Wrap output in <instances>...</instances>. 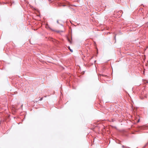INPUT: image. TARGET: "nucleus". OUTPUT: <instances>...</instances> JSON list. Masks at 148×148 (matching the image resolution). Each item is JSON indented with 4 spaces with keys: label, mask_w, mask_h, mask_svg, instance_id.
Wrapping results in <instances>:
<instances>
[{
    "label": "nucleus",
    "mask_w": 148,
    "mask_h": 148,
    "mask_svg": "<svg viewBox=\"0 0 148 148\" xmlns=\"http://www.w3.org/2000/svg\"><path fill=\"white\" fill-rule=\"evenodd\" d=\"M57 23L58 24L57 25L58 28L59 29V30H56V32L58 33H60L61 34V33L63 32H64V27L62 24H61L60 25V28H59V22L58 20L57 21Z\"/></svg>",
    "instance_id": "f257e3e1"
},
{
    "label": "nucleus",
    "mask_w": 148,
    "mask_h": 148,
    "mask_svg": "<svg viewBox=\"0 0 148 148\" xmlns=\"http://www.w3.org/2000/svg\"><path fill=\"white\" fill-rule=\"evenodd\" d=\"M69 49L70 51L71 52H73V51L70 48V47H69Z\"/></svg>",
    "instance_id": "f03ea898"
},
{
    "label": "nucleus",
    "mask_w": 148,
    "mask_h": 148,
    "mask_svg": "<svg viewBox=\"0 0 148 148\" xmlns=\"http://www.w3.org/2000/svg\"><path fill=\"white\" fill-rule=\"evenodd\" d=\"M42 99H43V98H41L39 100L40 101H41V100H42Z\"/></svg>",
    "instance_id": "7ed1b4c3"
},
{
    "label": "nucleus",
    "mask_w": 148,
    "mask_h": 148,
    "mask_svg": "<svg viewBox=\"0 0 148 148\" xmlns=\"http://www.w3.org/2000/svg\"><path fill=\"white\" fill-rule=\"evenodd\" d=\"M122 147H123V148H124V146H123H123H122Z\"/></svg>",
    "instance_id": "20e7f679"
},
{
    "label": "nucleus",
    "mask_w": 148,
    "mask_h": 148,
    "mask_svg": "<svg viewBox=\"0 0 148 148\" xmlns=\"http://www.w3.org/2000/svg\"><path fill=\"white\" fill-rule=\"evenodd\" d=\"M139 120H138V122H139Z\"/></svg>",
    "instance_id": "39448f33"
},
{
    "label": "nucleus",
    "mask_w": 148,
    "mask_h": 148,
    "mask_svg": "<svg viewBox=\"0 0 148 148\" xmlns=\"http://www.w3.org/2000/svg\"><path fill=\"white\" fill-rule=\"evenodd\" d=\"M115 38H116V35L115 36Z\"/></svg>",
    "instance_id": "423d86ee"
}]
</instances>
